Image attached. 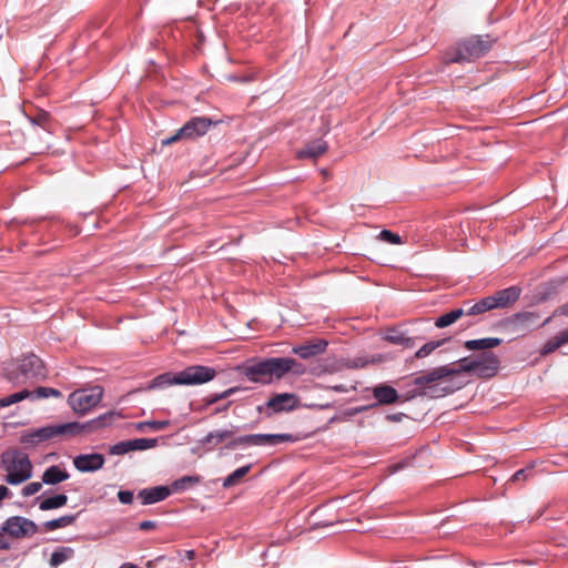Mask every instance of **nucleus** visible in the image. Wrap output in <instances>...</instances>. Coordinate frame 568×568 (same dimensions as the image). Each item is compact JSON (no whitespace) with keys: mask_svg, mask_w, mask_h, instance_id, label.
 Returning <instances> with one entry per match:
<instances>
[{"mask_svg":"<svg viewBox=\"0 0 568 568\" xmlns=\"http://www.w3.org/2000/svg\"><path fill=\"white\" fill-rule=\"evenodd\" d=\"M120 417L119 412L110 410L85 423L70 422L47 425L21 433L19 442L26 446H36L59 436L74 437L81 433H92L111 426Z\"/></svg>","mask_w":568,"mask_h":568,"instance_id":"1","label":"nucleus"},{"mask_svg":"<svg viewBox=\"0 0 568 568\" xmlns=\"http://www.w3.org/2000/svg\"><path fill=\"white\" fill-rule=\"evenodd\" d=\"M215 376L216 371L213 367L191 365L176 373L166 372L155 376L144 389H163L172 385H202L212 381Z\"/></svg>","mask_w":568,"mask_h":568,"instance_id":"2","label":"nucleus"},{"mask_svg":"<svg viewBox=\"0 0 568 568\" xmlns=\"http://www.w3.org/2000/svg\"><path fill=\"white\" fill-rule=\"evenodd\" d=\"M452 375H455V371H453V365L450 364L435 367L432 371L427 372L426 374L413 379V388L410 390L412 395L439 398L448 394H452L456 389H459L460 386H444L440 383L442 379Z\"/></svg>","mask_w":568,"mask_h":568,"instance_id":"3","label":"nucleus"},{"mask_svg":"<svg viewBox=\"0 0 568 568\" xmlns=\"http://www.w3.org/2000/svg\"><path fill=\"white\" fill-rule=\"evenodd\" d=\"M496 42V39L489 34L473 36L458 41L449 48L444 55L446 63H466L473 62L484 57Z\"/></svg>","mask_w":568,"mask_h":568,"instance_id":"4","label":"nucleus"},{"mask_svg":"<svg viewBox=\"0 0 568 568\" xmlns=\"http://www.w3.org/2000/svg\"><path fill=\"white\" fill-rule=\"evenodd\" d=\"M452 365L455 375L468 373L479 378H491L499 371L500 358L493 352H483L477 355L463 357Z\"/></svg>","mask_w":568,"mask_h":568,"instance_id":"5","label":"nucleus"},{"mask_svg":"<svg viewBox=\"0 0 568 568\" xmlns=\"http://www.w3.org/2000/svg\"><path fill=\"white\" fill-rule=\"evenodd\" d=\"M240 373L250 382L261 385H270L280 381L278 357H253L239 367Z\"/></svg>","mask_w":568,"mask_h":568,"instance_id":"6","label":"nucleus"},{"mask_svg":"<svg viewBox=\"0 0 568 568\" xmlns=\"http://www.w3.org/2000/svg\"><path fill=\"white\" fill-rule=\"evenodd\" d=\"M2 467L6 474V481L9 485H20L31 478L32 464L29 456L21 450L3 453L1 456Z\"/></svg>","mask_w":568,"mask_h":568,"instance_id":"7","label":"nucleus"},{"mask_svg":"<svg viewBox=\"0 0 568 568\" xmlns=\"http://www.w3.org/2000/svg\"><path fill=\"white\" fill-rule=\"evenodd\" d=\"M6 375L10 382L20 384L30 379L44 378L45 369L37 355L29 354L20 359L14 369L7 368Z\"/></svg>","mask_w":568,"mask_h":568,"instance_id":"8","label":"nucleus"},{"mask_svg":"<svg viewBox=\"0 0 568 568\" xmlns=\"http://www.w3.org/2000/svg\"><path fill=\"white\" fill-rule=\"evenodd\" d=\"M213 122L210 118L206 116H193L187 122L180 128L175 134L172 136L162 140L163 145H170L180 140H194L202 135H204Z\"/></svg>","mask_w":568,"mask_h":568,"instance_id":"9","label":"nucleus"},{"mask_svg":"<svg viewBox=\"0 0 568 568\" xmlns=\"http://www.w3.org/2000/svg\"><path fill=\"white\" fill-rule=\"evenodd\" d=\"M102 396L101 387L80 389L69 395L68 404L75 413L85 414L101 402Z\"/></svg>","mask_w":568,"mask_h":568,"instance_id":"10","label":"nucleus"},{"mask_svg":"<svg viewBox=\"0 0 568 568\" xmlns=\"http://www.w3.org/2000/svg\"><path fill=\"white\" fill-rule=\"evenodd\" d=\"M550 322V317L540 321L537 312H518L506 320V324L516 333L525 334Z\"/></svg>","mask_w":568,"mask_h":568,"instance_id":"11","label":"nucleus"},{"mask_svg":"<svg viewBox=\"0 0 568 568\" xmlns=\"http://www.w3.org/2000/svg\"><path fill=\"white\" fill-rule=\"evenodd\" d=\"M298 406V398L292 393H281L271 397L264 406L260 405L257 410L262 413L265 410V415L271 417L274 414L291 412Z\"/></svg>","mask_w":568,"mask_h":568,"instance_id":"12","label":"nucleus"},{"mask_svg":"<svg viewBox=\"0 0 568 568\" xmlns=\"http://www.w3.org/2000/svg\"><path fill=\"white\" fill-rule=\"evenodd\" d=\"M1 530L11 537L22 538L33 536L38 531V526L31 519L12 516L3 523Z\"/></svg>","mask_w":568,"mask_h":568,"instance_id":"13","label":"nucleus"},{"mask_svg":"<svg viewBox=\"0 0 568 568\" xmlns=\"http://www.w3.org/2000/svg\"><path fill=\"white\" fill-rule=\"evenodd\" d=\"M158 440L155 438H135L119 442L109 449L111 455H123L133 450H145L155 447Z\"/></svg>","mask_w":568,"mask_h":568,"instance_id":"14","label":"nucleus"},{"mask_svg":"<svg viewBox=\"0 0 568 568\" xmlns=\"http://www.w3.org/2000/svg\"><path fill=\"white\" fill-rule=\"evenodd\" d=\"M521 290L517 286H509L497 291L490 296H486L491 310L508 307L516 303L520 296Z\"/></svg>","mask_w":568,"mask_h":568,"instance_id":"15","label":"nucleus"},{"mask_svg":"<svg viewBox=\"0 0 568 568\" xmlns=\"http://www.w3.org/2000/svg\"><path fill=\"white\" fill-rule=\"evenodd\" d=\"M105 463L102 454H80L74 457L73 465L81 473H92L101 469Z\"/></svg>","mask_w":568,"mask_h":568,"instance_id":"16","label":"nucleus"},{"mask_svg":"<svg viewBox=\"0 0 568 568\" xmlns=\"http://www.w3.org/2000/svg\"><path fill=\"white\" fill-rule=\"evenodd\" d=\"M171 494L169 486H154L141 489L138 493V498L142 505H152L166 499Z\"/></svg>","mask_w":568,"mask_h":568,"instance_id":"17","label":"nucleus"},{"mask_svg":"<svg viewBox=\"0 0 568 568\" xmlns=\"http://www.w3.org/2000/svg\"><path fill=\"white\" fill-rule=\"evenodd\" d=\"M328 343L325 339H315L303 345L294 346L292 352L303 359H308L323 354Z\"/></svg>","mask_w":568,"mask_h":568,"instance_id":"18","label":"nucleus"},{"mask_svg":"<svg viewBox=\"0 0 568 568\" xmlns=\"http://www.w3.org/2000/svg\"><path fill=\"white\" fill-rule=\"evenodd\" d=\"M298 437L292 434H253V446H277L283 443H295Z\"/></svg>","mask_w":568,"mask_h":568,"instance_id":"19","label":"nucleus"},{"mask_svg":"<svg viewBox=\"0 0 568 568\" xmlns=\"http://www.w3.org/2000/svg\"><path fill=\"white\" fill-rule=\"evenodd\" d=\"M373 396L379 405H389L399 398L398 392L389 385L379 384L373 388Z\"/></svg>","mask_w":568,"mask_h":568,"instance_id":"20","label":"nucleus"},{"mask_svg":"<svg viewBox=\"0 0 568 568\" xmlns=\"http://www.w3.org/2000/svg\"><path fill=\"white\" fill-rule=\"evenodd\" d=\"M327 151V143L322 139H316L296 152L298 159H317Z\"/></svg>","mask_w":568,"mask_h":568,"instance_id":"21","label":"nucleus"},{"mask_svg":"<svg viewBox=\"0 0 568 568\" xmlns=\"http://www.w3.org/2000/svg\"><path fill=\"white\" fill-rule=\"evenodd\" d=\"M385 341L394 345L403 346L404 348H413L416 345L417 337H409L404 332L396 328H390L385 334Z\"/></svg>","mask_w":568,"mask_h":568,"instance_id":"22","label":"nucleus"},{"mask_svg":"<svg viewBox=\"0 0 568 568\" xmlns=\"http://www.w3.org/2000/svg\"><path fill=\"white\" fill-rule=\"evenodd\" d=\"M69 477L70 475L67 470L58 465H52L43 471L41 479L45 485H57L69 479Z\"/></svg>","mask_w":568,"mask_h":568,"instance_id":"23","label":"nucleus"},{"mask_svg":"<svg viewBox=\"0 0 568 568\" xmlns=\"http://www.w3.org/2000/svg\"><path fill=\"white\" fill-rule=\"evenodd\" d=\"M501 342L498 337H485L466 341L464 345L468 351L490 352L491 348L499 346Z\"/></svg>","mask_w":568,"mask_h":568,"instance_id":"24","label":"nucleus"},{"mask_svg":"<svg viewBox=\"0 0 568 568\" xmlns=\"http://www.w3.org/2000/svg\"><path fill=\"white\" fill-rule=\"evenodd\" d=\"M278 365L281 378H284L288 373H293L297 376L305 373L304 365L292 357H278Z\"/></svg>","mask_w":568,"mask_h":568,"instance_id":"25","label":"nucleus"},{"mask_svg":"<svg viewBox=\"0 0 568 568\" xmlns=\"http://www.w3.org/2000/svg\"><path fill=\"white\" fill-rule=\"evenodd\" d=\"M460 308H463V316H477L485 312L491 311L486 297L474 304H471L469 301L464 302Z\"/></svg>","mask_w":568,"mask_h":568,"instance_id":"26","label":"nucleus"},{"mask_svg":"<svg viewBox=\"0 0 568 568\" xmlns=\"http://www.w3.org/2000/svg\"><path fill=\"white\" fill-rule=\"evenodd\" d=\"M233 435H234V430H232V429H217V430L210 432L201 440V443L203 445H209V446L215 447L219 444L223 443L224 440L231 438Z\"/></svg>","mask_w":568,"mask_h":568,"instance_id":"27","label":"nucleus"},{"mask_svg":"<svg viewBox=\"0 0 568 568\" xmlns=\"http://www.w3.org/2000/svg\"><path fill=\"white\" fill-rule=\"evenodd\" d=\"M201 479L202 478L197 475H187L174 480L169 487L171 493H182L200 484Z\"/></svg>","mask_w":568,"mask_h":568,"instance_id":"28","label":"nucleus"},{"mask_svg":"<svg viewBox=\"0 0 568 568\" xmlns=\"http://www.w3.org/2000/svg\"><path fill=\"white\" fill-rule=\"evenodd\" d=\"M536 464H537V462H531L525 468H521V469L517 470L515 474H513V476L509 478L507 484L511 485V484H517V483H526V481L535 478V476H536V473H535Z\"/></svg>","mask_w":568,"mask_h":568,"instance_id":"29","label":"nucleus"},{"mask_svg":"<svg viewBox=\"0 0 568 568\" xmlns=\"http://www.w3.org/2000/svg\"><path fill=\"white\" fill-rule=\"evenodd\" d=\"M462 317H463V308L457 307V308H454V310L440 315L439 317H437L435 321V326L437 328H445V327L450 326L452 324H454Z\"/></svg>","mask_w":568,"mask_h":568,"instance_id":"30","label":"nucleus"},{"mask_svg":"<svg viewBox=\"0 0 568 568\" xmlns=\"http://www.w3.org/2000/svg\"><path fill=\"white\" fill-rule=\"evenodd\" d=\"M78 516H79V514L64 515L59 518L45 521L43 524V527L45 528V530H49V531H52V530H55L59 528H63V527L72 525L77 520Z\"/></svg>","mask_w":568,"mask_h":568,"instance_id":"31","label":"nucleus"},{"mask_svg":"<svg viewBox=\"0 0 568 568\" xmlns=\"http://www.w3.org/2000/svg\"><path fill=\"white\" fill-rule=\"evenodd\" d=\"M68 503L65 494H57L40 501L39 508L43 511L58 509Z\"/></svg>","mask_w":568,"mask_h":568,"instance_id":"32","label":"nucleus"},{"mask_svg":"<svg viewBox=\"0 0 568 568\" xmlns=\"http://www.w3.org/2000/svg\"><path fill=\"white\" fill-rule=\"evenodd\" d=\"M74 555V550L71 547H60L52 552L50 558V566L55 568L64 561L71 559Z\"/></svg>","mask_w":568,"mask_h":568,"instance_id":"33","label":"nucleus"},{"mask_svg":"<svg viewBox=\"0 0 568 568\" xmlns=\"http://www.w3.org/2000/svg\"><path fill=\"white\" fill-rule=\"evenodd\" d=\"M252 468V465H245L232 471L223 481V488L235 486Z\"/></svg>","mask_w":568,"mask_h":568,"instance_id":"34","label":"nucleus"},{"mask_svg":"<svg viewBox=\"0 0 568 568\" xmlns=\"http://www.w3.org/2000/svg\"><path fill=\"white\" fill-rule=\"evenodd\" d=\"M29 394H30V396L28 397V399H31V400L48 398L50 396H53V397L62 396V393L59 389L52 388V387H43V386L37 387L34 390H29Z\"/></svg>","mask_w":568,"mask_h":568,"instance_id":"35","label":"nucleus"},{"mask_svg":"<svg viewBox=\"0 0 568 568\" xmlns=\"http://www.w3.org/2000/svg\"><path fill=\"white\" fill-rule=\"evenodd\" d=\"M447 341H448V338H443V339L432 341V342H428V343L424 344L415 353V358H425V357H427L435 349H437L438 347L443 346Z\"/></svg>","mask_w":568,"mask_h":568,"instance_id":"36","label":"nucleus"},{"mask_svg":"<svg viewBox=\"0 0 568 568\" xmlns=\"http://www.w3.org/2000/svg\"><path fill=\"white\" fill-rule=\"evenodd\" d=\"M29 396H30V394H29L28 389H22L20 392L13 393L9 396L0 398V407L11 406L16 403L23 400V399H28Z\"/></svg>","mask_w":568,"mask_h":568,"instance_id":"37","label":"nucleus"},{"mask_svg":"<svg viewBox=\"0 0 568 568\" xmlns=\"http://www.w3.org/2000/svg\"><path fill=\"white\" fill-rule=\"evenodd\" d=\"M239 446H253V434L239 436L236 438H233L229 444L226 445V448L234 449Z\"/></svg>","mask_w":568,"mask_h":568,"instance_id":"38","label":"nucleus"},{"mask_svg":"<svg viewBox=\"0 0 568 568\" xmlns=\"http://www.w3.org/2000/svg\"><path fill=\"white\" fill-rule=\"evenodd\" d=\"M381 240L385 241V242H388L390 244H402V237L396 234V233H393L392 231L389 230H383L381 231L379 233V236H378Z\"/></svg>","mask_w":568,"mask_h":568,"instance_id":"39","label":"nucleus"},{"mask_svg":"<svg viewBox=\"0 0 568 568\" xmlns=\"http://www.w3.org/2000/svg\"><path fill=\"white\" fill-rule=\"evenodd\" d=\"M565 345L564 343H561V338H560V335L557 334L552 339L548 341L545 346H544V353L545 354H548V353H551V352H555L556 349H558L560 346Z\"/></svg>","mask_w":568,"mask_h":568,"instance_id":"40","label":"nucleus"},{"mask_svg":"<svg viewBox=\"0 0 568 568\" xmlns=\"http://www.w3.org/2000/svg\"><path fill=\"white\" fill-rule=\"evenodd\" d=\"M42 485V481H32L22 488V495L26 497L34 495L41 490Z\"/></svg>","mask_w":568,"mask_h":568,"instance_id":"41","label":"nucleus"},{"mask_svg":"<svg viewBox=\"0 0 568 568\" xmlns=\"http://www.w3.org/2000/svg\"><path fill=\"white\" fill-rule=\"evenodd\" d=\"M49 113L47 112H40L38 115L30 118V121L32 124L45 128L48 121H49Z\"/></svg>","mask_w":568,"mask_h":568,"instance_id":"42","label":"nucleus"},{"mask_svg":"<svg viewBox=\"0 0 568 568\" xmlns=\"http://www.w3.org/2000/svg\"><path fill=\"white\" fill-rule=\"evenodd\" d=\"M118 499L121 504L129 505L133 501V491L120 490L118 493Z\"/></svg>","mask_w":568,"mask_h":568,"instance_id":"43","label":"nucleus"},{"mask_svg":"<svg viewBox=\"0 0 568 568\" xmlns=\"http://www.w3.org/2000/svg\"><path fill=\"white\" fill-rule=\"evenodd\" d=\"M146 424H148V427H150L153 430H163L170 425V422L169 420H146Z\"/></svg>","mask_w":568,"mask_h":568,"instance_id":"44","label":"nucleus"},{"mask_svg":"<svg viewBox=\"0 0 568 568\" xmlns=\"http://www.w3.org/2000/svg\"><path fill=\"white\" fill-rule=\"evenodd\" d=\"M223 399L222 393H212L205 397L206 405H213Z\"/></svg>","mask_w":568,"mask_h":568,"instance_id":"45","label":"nucleus"},{"mask_svg":"<svg viewBox=\"0 0 568 568\" xmlns=\"http://www.w3.org/2000/svg\"><path fill=\"white\" fill-rule=\"evenodd\" d=\"M243 389L244 388H242L240 386H233V387H230L221 393H222L223 399H225Z\"/></svg>","mask_w":568,"mask_h":568,"instance_id":"46","label":"nucleus"},{"mask_svg":"<svg viewBox=\"0 0 568 568\" xmlns=\"http://www.w3.org/2000/svg\"><path fill=\"white\" fill-rule=\"evenodd\" d=\"M156 521H153V520H144V521H141L139 524V528L141 530H151V529H154L156 527Z\"/></svg>","mask_w":568,"mask_h":568,"instance_id":"47","label":"nucleus"},{"mask_svg":"<svg viewBox=\"0 0 568 568\" xmlns=\"http://www.w3.org/2000/svg\"><path fill=\"white\" fill-rule=\"evenodd\" d=\"M2 530L0 531V549L1 550H8L10 548L9 541L4 538L2 535Z\"/></svg>","mask_w":568,"mask_h":568,"instance_id":"48","label":"nucleus"},{"mask_svg":"<svg viewBox=\"0 0 568 568\" xmlns=\"http://www.w3.org/2000/svg\"><path fill=\"white\" fill-rule=\"evenodd\" d=\"M403 417H404L403 413L389 414L386 416V418L390 422H400Z\"/></svg>","mask_w":568,"mask_h":568,"instance_id":"49","label":"nucleus"},{"mask_svg":"<svg viewBox=\"0 0 568 568\" xmlns=\"http://www.w3.org/2000/svg\"><path fill=\"white\" fill-rule=\"evenodd\" d=\"M9 495L8 487L0 485V501Z\"/></svg>","mask_w":568,"mask_h":568,"instance_id":"50","label":"nucleus"},{"mask_svg":"<svg viewBox=\"0 0 568 568\" xmlns=\"http://www.w3.org/2000/svg\"><path fill=\"white\" fill-rule=\"evenodd\" d=\"M559 335H560V338H561V343L567 344L568 343V328L565 329V331H561L559 333Z\"/></svg>","mask_w":568,"mask_h":568,"instance_id":"51","label":"nucleus"},{"mask_svg":"<svg viewBox=\"0 0 568 568\" xmlns=\"http://www.w3.org/2000/svg\"><path fill=\"white\" fill-rule=\"evenodd\" d=\"M559 313L561 315H565L568 317V303L564 304L560 308H559Z\"/></svg>","mask_w":568,"mask_h":568,"instance_id":"52","label":"nucleus"},{"mask_svg":"<svg viewBox=\"0 0 568 568\" xmlns=\"http://www.w3.org/2000/svg\"><path fill=\"white\" fill-rule=\"evenodd\" d=\"M231 405H232V402H229V403H227V404H225L224 406H222V407H217V408L215 409V413L217 414V413H221V412H225L226 409H229V407H230Z\"/></svg>","mask_w":568,"mask_h":568,"instance_id":"53","label":"nucleus"},{"mask_svg":"<svg viewBox=\"0 0 568 568\" xmlns=\"http://www.w3.org/2000/svg\"><path fill=\"white\" fill-rule=\"evenodd\" d=\"M144 427H148L146 422H140V423H138V424H136V428H138L139 430H143V429H144Z\"/></svg>","mask_w":568,"mask_h":568,"instance_id":"54","label":"nucleus"},{"mask_svg":"<svg viewBox=\"0 0 568 568\" xmlns=\"http://www.w3.org/2000/svg\"><path fill=\"white\" fill-rule=\"evenodd\" d=\"M333 389L337 390V392H341V390H343V387L342 386H334Z\"/></svg>","mask_w":568,"mask_h":568,"instance_id":"55","label":"nucleus"}]
</instances>
